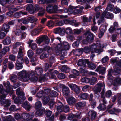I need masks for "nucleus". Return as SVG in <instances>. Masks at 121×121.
<instances>
[{"mask_svg": "<svg viewBox=\"0 0 121 121\" xmlns=\"http://www.w3.org/2000/svg\"><path fill=\"white\" fill-rule=\"evenodd\" d=\"M3 85L6 89V91L5 90L3 89V86L2 85H0V102L4 107H7L10 105L11 104L10 101L9 100H5V98L7 94L11 92V87L9 82L7 81L6 83H4Z\"/></svg>", "mask_w": 121, "mask_h": 121, "instance_id": "obj_1", "label": "nucleus"}, {"mask_svg": "<svg viewBox=\"0 0 121 121\" xmlns=\"http://www.w3.org/2000/svg\"><path fill=\"white\" fill-rule=\"evenodd\" d=\"M3 85L6 89V91L5 90L3 89V86L2 85H0V102L4 107H7L10 105L11 104L10 101L9 100H5V98L7 94L11 92V87L9 82L7 81L6 83H4Z\"/></svg>", "mask_w": 121, "mask_h": 121, "instance_id": "obj_2", "label": "nucleus"}, {"mask_svg": "<svg viewBox=\"0 0 121 121\" xmlns=\"http://www.w3.org/2000/svg\"><path fill=\"white\" fill-rule=\"evenodd\" d=\"M111 61L113 64L115 63L116 69H115L114 71H112L111 69L108 71V74L107 75L108 80L107 82L109 85L112 84L113 82L112 75L113 74L117 75L119 73L121 68V61H117L115 59H112Z\"/></svg>", "mask_w": 121, "mask_h": 121, "instance_id": "obj_3", "label": "nucleus"}, {"mask_svg": "<svg viewBox=\"0 0 121 121\" xmlns=\"http://www.w3.org/2000/svg\"><path fill=\"white\" fill-rule=\"evenodd\" d=\"M107 44L99 40H98L97 42L96 45L95 44H92L91 47L92 52L97 53H99L102 52L101 49H97V47L102 48L106 47Z\"/></svg>", "mask_w": 121, "mask_h": 121, "instance_id": "obj_4", "label": "nucleus"}, {"mask_svg": "<svg viewBox=\"0 0 121 121\" xmlns=\"http://www.w3.org/2000/svg\"><path fill=\"white\" fill-rule=\"evenodd\" d=\"M50 92V90L48 89L45 91V92L43 91H40L37 93L36 95L39 98L42 97L43 95V104L46 105L49 102L50 98L47 94H46L45 93H46L47 91Z\"/></svg>", "mask_w": 121, "mask_h": 121, "instance_id": "obj_5", "label": "nucleus"}, {"mask_svg": "<svg viewBox=\"0 0 121 121\" xmlns=\"http://www.w3.org/2000/svg\"><path fill=\"white\" fill-rule=\"evenodd\" d=\"M35 74L34 72L31 71L27 72V77L26 78H24V81L25 82H27L29 79L33 82H35L38 80L37 78L35 76Z\"/></svg>", "mask_w": 121, "mask_h": 121, "instance_id": "obj_6", "label": "nucleus"}, {"mask_svg": "<svg viewBox=\"0 0 121 121\" xmlns=\"http://www.w3.org/2000/svg\"><path fill=\"white\" fill-rule=\"evenodd\" d=\"M105 86V84L103 82H99L97 84V86L94 87V91L95 94V96L97 98H99V95L97 94L101 92L102 88H104Z\"/></svg>", "mask_w": 121, "mask_h": 121, "instance_id": "obj_7", "label": "nucleus"}, {"mask_svg": "<svg viewBox=\"0 0 121 121\" xmlns=\"http://www.w3.org/2000/svg\"><path fill=\"white\" fill-rule=\"evenodd\" d=\"M70 48V46L69 43L67 42H63L62 43L59 44L57 47H55L56 51L57 50L62 51L63 50H69Z\"/></svg>", "mask_w": 121, "mask_h": 121, "instance_id": "obj_8", "label": "nucleus"}, {"mask_svg": "<svg viewBox=\"0 0 121 121\" xmlns=\"http://www.w3.org/2000/svg\"><path fill=\"white\" fill-rule=\"evenodd\" d=\"M34 116L33 114H30L24 113L21 115V121H32V118Z\"/></svg>", "mask_w": 121, "mask_h": 121, "instance_id": "obj_9", "label": "nucleus"}, {"mask_svg": "<svg viewBox=\"0 0 121 121\" xmlns=\"http://www.w3.org/2000/svg\"><path fill=\"white\" fill-rule=\"evenodd\" d=\"M23 44L22 43L19 42H17L15 43L13 46V53H16L17 51L16 52L15 51L17 49H19V52H22V50L23 49Z\"/></svg>", "mask_w": 121, "mask_h": 121, "instance_id": "obj_10", "label": "nucleus"}, {"mask_svg": "<svg viewBox=\"0 0 121 121\" xmlns=\"http://www.w3.org/2000/svg\"><path fill=\"white\" fill-rule=\"evenodd\" d=\"M101 17L102 18H105L107 19H112L113 18L114 16L111 13L105 11L102 13Z\"/></svg>", "mask_w": 121, "mask_h": 121, "instance_id": "obj_11", "label": "nucleus"}, {"mask_svg": "<svg viewBox=\"0 0 121 121\" xmlns=\"http://www.w3.org/2000/svg\"><path fill=\"white\" fill-rule=\"evenodd\" d=\"M86 37L87 40L88 42H90L93 40L94 36L93 34L89 31H88L85 33Z\"/></svg>", "mask_w": 121, "mask_h": 121, "instance_id": "obj_12", "label": "nucleus"}, {"mask_svg": "<svg viewBox=\"0 0 121 121\" xmlns=\"http://www.w3.org/2000/svg\"><path fill=\"white\" fill-rule=\"evenodd\" d=\"M61 85L63 87V92L64 96L66 98H68L69 95L70 93V91L69 88L64 85L61 84Z\"/></svg>", "mask_w": 121, "mask_h": 121, "instance_id": "obj_13", "label": "nucleus"}, {"mask_svg": "<svg viewBox=\"0 0 121 121\" xmlns=\"http://www.w3.org/2000/svg\"><path fill=\"white\" fill-rule=\"evenodd\" d=\"M43 42H44L45 44H48L49 42V39L46 36H44L40 38L38 40L37 43L40 44Z\"/></svg>", "mask_w": 121, "mask_h": 121, "instance_id": "obj_14", "label": "nucleus"}, {"mask_svg": "<svg viewBox=\"0 0 121 121\" xmlns=\"http://www.w3.org/2000/svg\"><path fill=\"white\" fill-rule=\"evenodd\" d=\"M68 86L71 89L73 90L77 94H78L80 92V89L76 85L72 83H70L68 84Z\"/></svg>", "mask_w": 121, "mask_h": 121, "instance_id": "obj_15", "label": "nucleus"}, {"mask_svg": "<svg viewBox=\"0 0 121 121\" xmlns=\"http://www.w3.org/2000/svg\"><path fill=\"white\" fill-rule=\"evenodd\" d=\"M27 72L26 71L23 70L20 72L18 73V76L22 79L21 80L23 81L24 82H25L24 80V78H26L27 77Z\"/></svg>", "mask_w": 121, "mask_h": 121, "instance_id": "obj_16", "label": "nucleus"}, {"mask_svg": "<svg viewBox=\"0 0 121 121\" xmlns=\"http://www.w3.org/2000/svg\"><path fill=\"white\" fill-rule=\"evenodd\" d=\"M35 11H39L40 12L38 13V16H42L44 13V9L41 7H39L37 5L35 7Z\"/></svg>", "mask_w": 121, "mask_h": 121, "instance_id": "obj_17", "label": "nucleus"}, {"mask_svg": "<svg viewBox=\"0 0 121 121\" xmlns=\"http://www.w3.org/2000/svg\"><path fill=\"white\" fill-rule=\"evenodd\" d=\"M89 61L88 59H85L83 60L82 59H80L79 60L77 63L78 65L79 66H81L83 65L84 67L86 66V64H88Z\"/></svg>", "mask_w": 121, "mask_h": 121, "instance_id": "obj_18", "label": "nucleus"}, {"mask_svg": "<svg viewBox=\"0 0 121 121\" xmlns=\"http://www.w3.org/2000/svg\"><path fill=\"white\" fill-rule=\"evenodd\" d=\"M22 52H18V55L17 56V60L16 63L21 64H22L23 63L24 60L22 57Z\"/></svg>", "mask_w": 121, "mask_h": 121, "instance_id": "obj_19", "label": "nucleus"}, {"mask_svg": "<svg viewBox=\"0 0 121 121\" xmlns=\"http://www.w3.org/2000/svg\"><path fill=\"white\" fill-rule=\"evenodd\" d=\"M80 113H77L74 114H70L68 116V118L69 120H71L72 118H76L78 119L80 118Z\"/></svg>", "mask_w": 121, "mask_h": 121, "instance_id": "obj_20", "label": "nucleus"}, {"mask_svg": "<svg viewBox=\"0 0 121 121\" xmlns=\"http://www.w3.org/2000/svg\"><path fill=\"white\" fill-rule=\"evenodd\" d=\"M96 71L98 72L99 74H103L106 71V68L104 67H101L99 66L97 68Z\"/></svg>", "mask_w": 121, "mask_h": 121, "instance_id": "obj_21", "label": "nucleus"}, {"mask_svg": "<svg viewBox=\"0 0 121 121\" xmlns=\"http://www.w3.org/2000/svg\"><path fill=\"white\" fill-rule=\"evenodd\" d=\"M67 101L69 104L72 105L74 104L76 101V100L74 97H71L68 99Z\"/></svg>", "mask_w": 121, "mask_h": 121, "instance_id": "obj_22", "label": "nucleus"}, {"mask_svg": "<svg viewBox=\"0 0 121 121\" xmlns=\"http://www.w3.org/2000/svg\"><path fill=\"white\" fill-rule=\"evenodd\" d=\"M33 40H30L28 42V44L29 45V46H31V49L33 50H35L37 47V44L35 43H32L33 42Z\"/></svg>", "mask_w": 121, "mask_h": 121, "instance_id": "obj_23", "label": "nucleus"}, {"mask_svg": "<svg viewBox=\"0 0 121 121\" xmlns=\"http://www.w3.org/2000/svg\"><path fill=\"white\" fill-rule=\"evenodd\" d=\"M16 91L17 95H18L20 98H23L24 99V98L23 97L24 96L23 92L21 91L20 88L16 89Z\"/></svg>", "mask_w": 121, "mask_h": 121, "instance_id": "obj_24", "label": "nucleus"}, {"mask_svg": "<svg viewBox=\"0 0 121 121\" xmlns=\"http://www.w3.org/2000/svg\"><path fill=\"white\" fill-rule=\"evenodd\" d=\"M93 94L92 93L90 94L89 95V101L91 102V104L92 105V106H94L96 105V102L93 100Z\"/></svg>", "mask_w": 121, "mask_h": 121, "instance_id": "obj_25", "label": "nucleus"}, {"mask_svg": "<svg viewBox=\"0 0 121 121\" xmlns=\"http://www.w3.org/2000/svg\"><path fill=\"white\" fill-rule=\"evenodd\" d=\"M56 0H38L39 3L41 4L52 3Z\"/></svg>", "mask_w": 121, "mask_h": 121, "instance_id": "obj_26", "label": "nucleus"}, {"mask_svg": "<svg viewBox=\"0 0 121 121\" xmlns=\"http://www.w3.org/2000/svg\"><path fill=\"white\" fill-rule=\"evenodd\" d=\"M43 73V69L41 68L36 67L35 70V74L40 75Z\"/></svg>", "mask_w": 121, "mask_h": 121, "instance_id": "obj_27", "label": "nucleus"}, {"mask_svg": "<svg viewBox=\"0 0 121 121\" xmlns=\"http://www.w3.org/2000/svg\"><path fill=\"white\" fill-rule=\"evenodd\" d=\"M27 19L30 23H34L35 24H36L37 19L35 17L32 16L28 18Z\"/></svg>", "mask_w": 121, "mask_h": 121, "instance_id": "obj_28", "label": "nucleus"}, {"mask_svg": "<svg viewBox=\"0 0 121 121\" xmlns=\"http://www.w3.org/2000/svg\"><path fill=\"white\" fill-rule=\"evenodd\" d=\"M88 114L89 116L91 117V119H94L95 117L96 113L93 110L90 111L88 112Z\"/></svg>", "mask_w": 121, "mask_h": 121, "instance_id": "obj_29", "label": "nucleus"}, {"mask_svg": "<svg viewBox=\"0 0 121 121\" xmlns=\"http://www.w3.org/2000/svg\"><path fill=\"white\" fill-rule=\"evenodd\" d=\"M83 52V49L82 48H81L75 50L74 52V53L75 55H79L82 54Z\"/></svg>", "mask_w": 121, "mask_h": 121, "instance_id": "obj_30", "label": "nucleus"}, {"mask_svg": "<svg viewBox=\"0 0 121 121\" xmlns=\"http://www.w3.org/2000/svg\"><path fill=\"white\" fill-rule=\"evenodd\" d=\"M9 28L8 25L5 23L3 25L2 30L7 33L9 31Z\"/></svg>", "mask_w": 121, "mask_h": 121, "instance_id": "obj_31", "label": "nucleus"}, {"mask_svg": "<svg viewBox=\"0 0 121 121\" xmlns=\"http://www.w3.org/2000/svg\"><path fill=\"white\" fill-rule=\"evenodd\" d=\"M23 107L27 110H29L31 108L29 103L27 102H25L23 105Z\"/></svg>", "mask_w": 121, "mask_h": 121, "instance_id": "obj_32", "label": "nucleus"}, {"mask_svg": "<svg viewBox=\"0 0 121 121\" xmlns=\"http://www.w3.org/2000/svg\"><path fill=\"white\" fill-rule=\"evenodd\" d=\"M11 42V40L10 38L8 37L3 41V43L4 45H6L9 44Z\"/></svg>", "mask_w": 121, "mask_h": 121, "instance_id": "obj_33", "label": "nucleus"}, {"mask_svg": "<svg viewBox=\"0 0 121 121\" xmlns=\"http://www.w3.org/2000/svg\"><path fill=\"white\" fill-rule=\"evenodd\" d=\"M27 13V12H22L21 11L19 12H16L15 13V16L17 17H20L21 15V14L26 15Z\"/></svg>", "mask_w": 121, "mask_h": 121, "instance_id": "obj_34", "label": "nucleus"}, {"mask_svg": "<svg viewBox=\"0 0 121 121\" xmlns=\"http://www.w3.org/2000/svg\"><path fill=\"white\" fill-rule=\"evenodd\" d=\"M79 9H76L74 11V12L76 14H79L82 12V10L84 9V7L82 6H80Z\"/></svg>", "mask_w": 121, "mask_h": 121, "instance_id": "obj_35", "label": "nucleus"}, {"mask_svg": "<svg viewBox=\"0 0 121 121\" xmlns=\"http://www.w3.org/2000/svg\"><path fill=\"white\" fill-rule=\"evenodd\" d=\"M58 7L57 5H55L54 6H53V13H60L63 11V10L62 9L58 10Z\"/></svg>", "mask_w": 121, "mask_h": 121, "instance_id": "obj_36", "label": "nucleus"}, {"mask_svg": "<svg viewBox=\"0 0 121 121\" xmlns=\"http://www.w3.org/2000/svg\"><path fill=\"white\" fill-rule=\"evenodd\" d=\"M59 105L57 107V111L58 112H61L63 111V105L61 102H59L58 104Z\"/></svg>", "mask_w": 121, "mask_h": 121, "instance_id": "obj_37", "label": "nucleus"}, {"mask_svg": "<svg viewBox=\"0 0 121 121\" xmlns=\"http://www.w3.org/2000/svg\"><path fill=\"white\" fill-rule=\"evenodd\" d=\"M10 50V48L9 47H4L3 50L1 51L3 55H5L6 53Z\"/></svg>", "mask_w": 121, "mask_h": 121, "instance_id": "obj_38", "label": "nucleus"}, {"mask_svg": "<svg viewBox=\"0 0 121 121\" xmlns=\"http://www.w3.org/2000/svg\"><path fill=\"white\" fill-rule=\"evenodd\" d=\"M97 108L99 110L103 111L106 109V106L104 104H99Z\"/></svg>", "mask_w": 121, "mask_h": 121, "instance_id": "obj_39", "label": "nucleus"}, {"mask_svg": "<svg viewBox=\"0 0 121 121\" xmlns=\"http://www.w3.org/2000/svg\"><path fill=\"white\" fill-rule=\"evenodd\" d=\"M53 6L48 5L46 8L47 11L50 13H53Z\"/></svg>", "mask_w": 121, "mask_h": 121, "instance_id": "obj_40", "label": "nucleus"}, {"mask_svg": "<svg viewBox=\"0 0 121 121\" xmlns=\"http://www.w3.org/2000/svg\"><path fill=\"white\" fill-rule=\"evenodd\" d=\"M88 95L87 93H84L81 95L79 96V97L80 98L86 99L87 98Z\"/></svg>", "mask_w": 121, "mask_h": 121, "instance_id": "obj_41", "label": "nucleus"}, {"mask_svg": "<svg viewBox=\"0 0 121 121\" xmlns=\"http://www.w3.org/2000/svg\"><path fill=\"white\" fill-rule=\"evenodd\" d=\"M90 79L89 78H84L82 79V81L83 82H85L86 83L89 82L90 83Z\"/></svg>", "mask_w": 121, "mask_h": 121, "instance_id": "obj_42", "label": "nucleus"}, {"mask_svg": "<svg viewBox=\"0 0 121 121\" xmlns=\"http://www.w3.org/2000/svg\"><path fill=\"white\" fill-rule=\"evenodd\" d=\"M91 46L90 48L89 47H86L84 48V49H83V51H84L85 53H87L89 52L90 50V49L91 50V52L92 53H94L92 52V49L91 48Z\"/></svg>", "mask_w": 121, "mask_h": 121, "instance_id": "obj_43", "label": "nucleus"}, {"mask_svg": "<svg viewBox=\"0 0 121 121\" xmlns=\"http://www.w3.org/2000/svg\"><path fill=\"white\" fill-rule=\"evenodd\" d=\"M97 81V79L96 78L92 77L91 80H90V83L91 85H92L96 83Z\"/></svg>", "mask_w": 121, "mask_h": 121, "instance_id": "obj_44", "label": "nucleus"}, {"mask_svg": "<svg viewBox=\"0 0 121 121\" xmlns=\"http://www.w3.org/2000/svg\"><path fill=\"white\" fill-rule=\"evenodd\" d=\"M114 81L115 84L121 85V78H120L119 77L116 78L114 80Z\"/></svg>", "mask_w": 121, "mask_h": 121, "instance_id": "obj_45", "label": "nucleus"}, {"mask_svg": "<svg viewBox=\"0 0 121 121\" xmlns=\"http://www.w3.org/2000/svg\"><path fill=\"white\" fill-rule=\"evenodd\" d=\"M16 68L17 70H19L22 69L23 67L22 64L16 63Z\"/></svg>", "mask_w": 121, "mask_h": 121, "instance_id": "obj_46", "label": "nucleus"}, {"mask_svg": "<svg viewBox=\"0 0 121 121\" xmlns=\"http://www.w3.org/2000/svg\"><path fill=\"white\" fill-rule=\"evenodd\" d=\"M112 95V93L110 90L107 91L105 94V95L107 98H109Z\"/></svg>", "mask_w": 121, "mask_h": 121, "instance_id": "obj_47", "label": "nucleus"}, {"mask_svg": "<svg viewBox=\"0 0 121 121\" xmlns=\"http://www.w3.org/2000/svg\"><path fill=\"white\" fill-rule=\"evenodd\" d=\"M35 107L37 109L40 108L42 106V103L40 101H38L35 103Z\"/></svg>", "mask_w": 121, "mask_h": 121, "instance_id": "obj_48", "label": "nucleus"}, {"mask_svg": "<svg viewBox=\"0 0 121 121\" xmlns=\"http://www.w3.org/2000/svg\"><path fill=\"white\" fill-rule=\"evenodd\" d=\"M108 57L106 56L102 59V62L103 63H106L108 61Z\"/></svg>", "mask_w": 121, "mask_h": 121, "instance_id": "obj_49", "label": "nucleus"}, {"mask_svg": "<svg viewBox=\"0 0 121 121\" xmlns=\"http://www.w3.org/2000/svg\"><path fill=\"white\" fill-rule=\"evenodd\" d=\"M45 51H47L48 53L51 52L52 50V49L48 46H46L44 49Z\"/></svg>", "mask_w": 121, "mask_h": 121, "instance_id": "obj_50", "label": "nucleus"}, {"mask_svg": "<svg viewBox=\"0 0 121 121\" xmlns=\"http://www.w3.org/2000/svg\"><path fill=\"white\" fill-rule=\"evenodd\" d=\"M39 32V30L37 29H34L31 32L32 35H37Z\"/></svg>", "mask_w": 121, "mask_h": 121, "instance_id": "obj_51", "label": "nucleus"}, {"mask_svg": "<svg viewBox=\"0 0 121 121\" xmlns=\"http://www.w3.org/2000/svg\"><path fill=\"white\" fill-rule=\"evenodd\" d=\"M57 95V93L54 91H52L50 93V96L52 97H56Z\"/></svg>", "mask_w": 121, "mask_h": 121, "instance_id": "obj_52", "label": "nucleus"}, {"mask_svg": "<svg viewBox=\"0 0 121 121\" xmlns=\"http://www.w3.org/2000/svg\"><path fill=\"white\" fill-rule=\"evenodd\" d=\"M52 114V112L51 111H50L48 109H46V116L47 117H50Z\"/></svg>", "mask_w": 121, "mask_h": 121, "instance_id": "obj_53", "label": "nucleus"}, {"mask_svg": "<svg viewBox=\"0 0 121 121\" xmlns=\"http://www.w3.org/2000/svg\"><path fill=\"white\" fill-rule=\"evenodd\" d=\"M87 64L88 65L89 67L92 69H95L96 67V65L94 64L91 63L89 65L88 63V64Z\"/></svg>", "mask_w": 121, "mask_h": 121, "instance_id": "obj_54", "label": "nucleus"}, {"mask_svg": "<svg viewBox=\"0 0 121 121\" xmlns=\"http://www.w3.org/2000/svg\"><path fill=\"white\" fill-rule=\"evenodd\" d=\"M65 31L67 34L69 35L72 33V29L69 27L66 28Z\"/></svg>", "mask_w": 121, "mask_h": 121, "instance_id": "obj_55", "label": "nucleus"}, {"mask_svg": "<svg viewBox=\"0 0 121 121\" xmlns=\"http://www.w3.org/2000/svg\"><path fill=\"white\" fill-rule=\"evenodd\" d=\"M29 58H31L33 55V51L30 50L28 51L27 52Z\"/></svg>", "mask_w": 121, "mask_h": 121, "instance_id": "obj_56", "label": "nucleus"}, {"mask_svg": "<svg viewBox=\"0 0 121 121\" xmlns=\"http://www.w3.org/2000/svg\"><path fill=\"white\" fill-rule=\"evenodd\" d=\"M114 7V5L111 4L108 5L107 8V9L108 10L110 11H112L113 10V8Z\"/></svg>", "mask_w": 121, "mask_h": 121, "instance_id": "obj_57", "label": "nucleus"}, {"mask_svg": "<svg viewBox=\"0 0 121 121\" xmlns=\"http://www.w3.org/2000/svg\"><path fill=\"white\" fill-rule=\"evenodd\" d=\"M33 6L31 4H29L26 6V10L28 11L32 9H33Z\"/></svg>", "mask_w": 121, "mask_h": 121, "instance_id": "obj_58", "label": "nucleus"}, {"mask_svg": "<svg viewBox=\"0 0 121 121\" xmlns=\"http://www.w3.org/2000/svg\"><path fill=\"white\" fill-rule=\"evenodd\" d=\"M15 118L17 120L20 121L21 120V117L20 115L18 113H16L14 116Z\"/></svg>", "mask_w": 121, "mask_h": 121, "instance_id": "obj_59", "label": "nucleus"}, {"mask_svg": "<svg viewBox=\"0 0 121 121\" xmlns=\"http://www.w3.org/2000/svg\"><path fill=\"white\" fill-rule=\"evenodd\" d=\"M120 93H118L116 95H115L112 98V101L113 102H114L116 100L117 97H119V96H120Z\"/></svg>", "mask_w": 121, "mask_h": 121, "instance_id": "obj_60", "label": "nucleus"}, {"mask_svg": "<svg viewBox=\"0 0 121 121\" xmlns=\"http://www.w3.org/2000/svg\"><path fill=\"white\" fill-rule=\"evenodd\" d=\"M117 111V110L115 108H114L110 110H108V112L111 114H115V112Z\"/></svg>", "mask_w": 121, "mask_h": 121, "instance_id": "obj_61", "label": "nucleus"}, {"mask_svg": "<svg viewBox=\"0 0 121 121\" xmlns=\"http://www.w3.org/2000/svg\"><path fill=\"white\" fill-rule=\"evenodd\" d=\"M121 10L119 8L116 7L113 10V12L117 14L119 13L121 11Z\"/></svg>", "mask_w": 121, "mask_h": 121, "instance_id": "obj_62", "label": "nucleus"}, {"mask_svg": "<svg viewBox=\"0 0 121 121\" xmlns=\"http://www.w3.org/2000/svg\"><path fill=\"white\" fill-rule=\"evenodd\" d=\"M63 111L65 112H68L69 110V108L68 106L67 105L63 107Z\"/></svg>", "mask_w": 121, "mask_h": 121, "instance_id": "obj_63", "label": "nucleus"}, {"mask_svg": "<svg viewBox=\"0 0 121 121\" xmlns=\"http://www.w3.org/2000/svg\"><path fill=\"white\" fill-rule=\"evenodd\" d=\"M10 80L13 82H14L16 81L17 79V76L16 75H14L11 76L10 78Z\"/></svg>", "mask_w": 121, "mask_h": 121, "instance_id": "obj_64", "label": "nucleus"}]
</instances>
